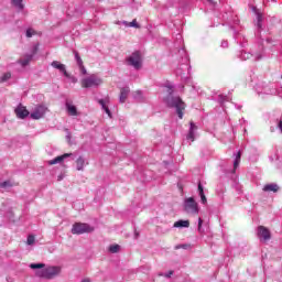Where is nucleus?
Returning <instances> with one entry per match:
<instances>
[{"instance_id": "nucleus-1", "label": "nucleus", "mask_w": 282, "mask_h": 282, "mask_svg": "<svg viewBox=\"0 0 282 282\" xmlns=\"http://www.w3.org/2000/svg\"><path fill=\"white\" fill-rule=\"evenodd\" d=\"M263 23V15L261 13H257V31L254 33L256 39L258 41V51L252 48L251 52L241 51L238 54V58L240 61H261L263 58V39H261V29Z\"/></svg>"}, {"instance_id": "nucleus-2", "label": "nucleus", "mask_w": 282, "mask_h": 282, "mask_svg": "<svg viewBox=\"0 0 282 282\" xmlns=\"http://www.w3.org/2000/svg\"><path fill=\"white\" fill-rule=\"evenodd\" d=\"M166 89H167V97L164 99L165 105L170 107V109H175L180 120L184 118V110L186 109V104L182 100L180 97H174L173 96V85L166 84Z\"/></svg>"}, {"instance_id": "nucleus-3", "label": "nucleus", "mask_w": 282, "mask_h": 282, "mask_svg": "<svg viewBox=\"0 0 282 282\" xmlns=\"http://www.w3.org/2000/svg\"><path fill=\"white\" fill-rule=\"evenodd\" d=\"M30 268L32 270H37L35 274L40 279H54V276L61 274V267L45 268V263H31Z\"/></svg>"}, {"instance_id": "nucleus-4", "label": "nucleus", "mask_w": 282, "mask_h": 282, "mask_svg": "<svg viewBox=\"0 0 282 282\" xmlns=\"http://www.w3.org/2000/svg\"><path fill=\"white\" fill-rule=\"evenodd\" d=\"M254 90L259 96H276V86L272 83L259 82Z\"/></svg>"}, {"instance_id": "nucleus-5", "label": "nucleus", "mask_w": 282, "mask_h": 282, "mask_svg": "<svg viewBox=\"0 0 282 282\" xmlns=\"http://www.w3.org/2000/svg\"><path fill=\"white\" fill-rule=\"evenodd\" d=\"M100 85H102V79H100L96 75H90V76L82 79V87L84 89H89L91 87H98Z\"/></svg>"}, {"instance_id": "nucleus-6", "label": "nucleus", "mask_w": 282, "mask_h": 282, "mask_svg": "<svg viewBox=\"0 0 282 282\" xmlns=\"http://www.w3.org/2000/svg\"><path fill=\"white\" fill-rule=\"evenodd\" d=\"M70 232L72 235H85V232H94V227L85 223H75Z\"/></svg>"}, {"instance_id": "nucleus-7", "label": "nucleus", "mask_w": 282, "mask_h": 282, "mask_svg": "<svg viewBox=\"0 0 282 282\" xmlns=\"http://www.w3.org/2000/svg\"><path fill=\"white\" fill-rule=\"evenodd\" d=\"M184 210L191 215H197V213H199V206L197 205V202H195V198L189 197L185 199Z\"/></svg>"}, {"instance_id": "nucleus-8", "label": "nucleus", "mask_w": 282, "mask_h": 282, "mask_svg": "<svg viewBox=\"0 0 282 282\" xmlns=\"http://www.w3.org/2000/svg\"><path fill=\"white\" fill-rule=\"evenodd\" d=\"M128 65L134 67V69H140L142 67V55L138 51L133 52L128 58Z\"/></svg>"}, {"instance_id": "nucleus-9", "label": "nucleus", "mask_w": 282, "mask_h": 282, "mask_svg": "<svg viewBox=\"0 0 282 282\" xmlns=\"http://www.w3.org/2000/svg\"><path fill=\"white\" fill-rule=\"evenodd\" d=\"M235 25H239L238 19H235L234 24H230L229 28H230V30H234L235 41H237V43H239L241 47H246L248 40H246V36H243L241 33H237V30H235Z\"/></svg>"}, {"instance_id": "nucleus-10", "label": "nucleus", "mask_w": 282, "mask_h": 282, "mask_svg": "<svg viewBox=\"0 0 282 282\" xmlns=\"http://www.w3.org/2000/svg\"><path fill=\"white\" fill-rule=\"evenodd\" d=\"M178 54L182 56V64H181V68H178L176 70V74H182V72H180V69H191V58H188V53H186V50L184 47H182L178 51Z\"/></svg>"}, {"instance_id": "nucleus-11", "label": "nucleus", "mask_w": 282, "mask_h": 282, "mask_svg": "<svg viewBox=\"0 0 282 282\" xmlns=\"http://www.w3.org/2000/svg\"><path fill=\"white\" fill-rule=\"evenodd\" d=\"M257 237L258 239H260V241H270V239H272V234L270 232V229H268L267 227L258 226Z\"/></svg>"}, {"instance_id": "nucleus-12", "label": "nucleus", "mask_w": 282, "mask_h": 282, "mask_svg": "<svg viewBox=\"0 0 282 282\" xmlns=\"http://www.w3.org/2000/svg\"><path fill=\"white\" fill-rule=\"evenodd\" d=\"M45 111H47V107L40 105L34 108L30 116L32 120H41L45 116Z\"/></svg>"}, {"instance_id": "nucleus-13", "label": "nucleus", "mask_w": 282, "mask_h": 282, "mask_svg": "<svg viewBox=\"0 0 282 282\" xmlns=\"http://www.w3.org/2000/svg\"><path fill=\"white\" fill-rule=\"evenodd\" d=\"M197 134V126L195 124V122L191 121L189 122V130L186 134V140H188L189 142H195V135Z\"/></svg>"}, {"instance_id": "nucleus-14", "label": "nucleus", "mask_w": 282, "mask_h": 282, "mask_svg": "<svg viewBox=\"0 0 282 282\" xmlns=\"http://www.w3.org/2000/svg\"><path fill=\"white\" fill-rule=\"evenodd\" d=\"M51 67H54V69H58L62 74H64L65 78H69V73H67V68L65 67V64H61L58 61H53L51 63Z\"/></svg>"}, {"instance_id": "nucleus-15", "label": "nucleus", "mask_w": 282, "mask_h": 282, "mask_svg": "<svg viewBox=\"0 0 282 282\" xmlns=\"http://www.w3.org/2000/svg\"><path fill=\"white\" fill-rule=\"evenodd\" d=\"M74 153H65L63 155L56 156L55 159L48 161L50 166L54 164H61L64 160H67V158H73Z\"/></svg>"}, {"instance_id": "nucleus-16", "label": "nucleus", "mask_w": 282, "mask_h": 282, "mask_svg": "<svg viewBox=\"0 0 282 282\" xmlns=\"http://www.w3.org/2000/svg\"><path fill=\"white\" fill-rule=\"evenodd\" d=\"M15 113L21 120H25V118L30 116V111H28V109L21 105L15 109Z\"/></svg>"}, {"instance_id": "nucleus-17", "label": "nucleus", "mask_w": 282, "mask_h": 282, "mask_svg": "<svg viewBox=\"0 0 282 282\" xmlns=\"http://www.w3.org/2000/svg\"><path fill=\"white\" fill-rule=\"evenodd\" d=\"M279 184L276 183H270L263 186L262 191H264V193H279Z\"/></svg>"}, {"instance_id": "nucleus-18", "label": "nucleus", "mask_w": 282, "mask_h": 282, "mask_svg": "<svg viewBox=\"0 0 282 282\" xmlns=\"http://www.w3.org/2000/svg\"><path fill=\"white\" fill-rule=\"evenodd\" d=\"M68 116H78V109L69 100L65 104Z\"/></svg>"}, {"instance_id": "nucleus-19", "label": "nucleus", "mask_w": 282, "mask_h": 282, "mask_svg": "<svg viewBox=\"0 0 282 282\" xmlns=\"http://www.w3.org/2000/svg\"><path fill=\"white\" fill-rule=\"evenodd\" d=\"M129 91H131L129 89V87L121 88L120 96H119V102H121V104L127 102V98H129Z\"/></svg>"}, {"instance_id": "nucleus-20", "label": "nucleus", "mask_w": 282, "mask_h": 282, "mask_svg": "<svg viewBox=\"0 0 282 282\" xmlns=\"http://www.w3.org/2000/svg\"><path fill=\"white\" fill-rule=\"evenodd\" d=\"M11 4L18 12H23L25 10V4H23V0H11Z\"/></svg>"}, {"instance_id": "nucleus-21", "label": "nucleus", "mask_w": 282, "mask_h": 282, "mask_svg": "<svg viewBox=\"0 0 282 282\" xmlns=\"http://www.w3.org/2000/svg\"><path fill=\"white\" fill-rule=\"evenodd\" d=\"M198 195L200 197L202 204H208V199L206 198V194H204V186L202 185V183H198Z\"/></svg>"}, {"instance_id": "nucleus-22", "label": "nucleus", "mask_w": 282, "mask_h": 282, "mask_svg": "<svg viewBox=\"0 0 282 282\" xmlns=\"http://www.w3.org/2000/svg\"><path fill=\"white\" fill-rule=\"evenodd\" d=\"M191 221L189 220H177L174 223L173 228H189Z\"/></svg>"}, {"instance_id": "nucleus-23", "label": "nucleus", "mask_w": 282, "mask_h": 282, "mask_svg": "<svg viewBox=\"0 0 282 282\" xmlns=\"http://www.w3.org/2000/svg\"><path fill=\"white\" fill-rule=\"evenodd\" d=\"M85 164H88L85 162V158L79 156L76 160V171H85Z\"/></svg>"}, {"instance_id": "nucleus-24", "label": "nucleus", "mask_w": 282, "mask_h": 282, "mask_svg": "<svg viewBox=\"0 0 282 282\" xmlns=\"http://www.w3.org/2000/svg\"><path fill=\"white\" fill-rule=\"evenodd\" d=\"M240 163H241V151H238L237 154H235L232 173H235V171L239 169Z\"/></svg>"}, {"instance_id": "nucleus-25", "label": "nucleus", "mask_w": 282, "mask_h": 282, "mask_svg": "<svg viewBox=\"0 0 282 282\" xmlns=\"http://www.w3.org/2000/svg\"><path fill=\"white\" fill-rule=\"evenodd\" d=\"M30 61H32V55L26 54L24 58L20 59V65H22V67H26V65H30Z\"/></svg>"}, {"instance_id": "nucleus-26", "label": "nucleus", "mask_w": 282, "mask_h": 282, "mask_svg": "<svg viewBox=\"0 0 282 282\" xmlns=\"http://www.w3.org/2000/svg\"><path fill=\"white\" fill-rule=\"evenodd\" d=\"M99 105L101 106V109L111 118V110H109V107L105 104L104 99H99Z\"/></svg>"}, {"instance_id": "nucleus-27", "label": "nucleus", "mask_w": 282, "mask_h": 282, "mask_svg": "<svg viewBox=\"0 0 282 282\" xmlns=\"http://www.w3.org/2000/svg\"><path fill=\"white\" fill-rule=\"evenodd\" d=\"M123 25H127V28L140 29V24H138L137 20H133L132 22L123 21Z\"/></svg>"}, {"instance_id": "nucleus-28", "label": "nucleus", "mask_w": 282, "mask_h": 282, "mask_svg": "<svg viewBox=\"0 0 282 282\" xmlns=\"http://www.w3.org/2000/svg\"><path fill=\"white\" fill-rule=\"evenodd\" d=\"M12 78V73L7 72L0 77V83H8Z\"/></svg>"}, {"instance_id": "nucleus-29", "label": "nucleus", "mask_w": 282, "mask_h": 282, "mask_svg": "<svg viewBox=\"0 0 282 282\" xmlns=\"http://www.w3.org/2000/svg\"><path fill=\"white\" fill-rule=\"evenodd\" d=\"M133 98H134V100H137L138 102H142V101L144 100V98L142 97L141 90L134 91Z\"/></svg>"}, {"instance_id": "nucleus-30", "label": "nucleus", "mask_w": 282, "mask_h": 282, "mask_svg": "<svg viewBox=\"0 0 282 282\" xmlns=\"http://www.w3.org/2000/svg\"><path fill=\"white\" fill-rule=\"evenodd\" d=\"M73 54H74L75 61L77 63V66L83 65V58H80V54L78 53V51H73Z\"/></svg>"}, {"instance_id": "nucleus-31", "label": "nucleus", "mask_w": 282, "mask_h": 282, "mask_svg": "<svg viewBox=\"0 0 282 282\" xmlns=\"http://www.w3.org/2000/svg\"><path fill=\"white\" fill-rule=\"evenodd\" d=\"M109 252L116 254V252H120V245H112L109 247Z\"/></svg>"}, {"instance_id": "nucleus-32", "label": "nucleus", "mask_w": 282, "mask_h": 282, "mask_svg": "<svg viewBox=\"0 0 282 282\" xmlns=\"http://www.w3.org/2000/svg\"><path fill=\"white\" fill-rule=\"evenodd\" d=\"M0 188H12V183L10 181H4L0 183Z\"/></svg>"}, {"instance_id": "nucleus-33", "label": "nucleus", "mask_w": 282, "mask_h": 282, "mask_svg": "<svg viewBox=\"0 0 282 282\" xmlns=\"http://www.w3.org/2000/svg\"><path fill=\"white\" fill-rule=\"evenodd\" d=\"M25 34L28 39H32L36 34V31L34 29H28Z\"/></svg>"}, {"instance_id": "nucleus-34", "label": "nucleus", "mask_w": 282, "mask_h": 282, "mask_svg": "<svg viewBox=\"0 0 282 282\" xmlns=\"http://www.w3.org/2000/svg\"><path fill=\"white\" fill-rule=\"evenodd\" d=\"M226 100H228V96H226V95H219L218 96V102L220 105H224V102H226Z\"/></svg>"}, {"instance_id": "nucleus-35", "label": "nucleus", "mask_w": 282, "mask_h": 282, "mask_svg": "<svg viewBox=\"0 0 282 282\" xmlns=\"http://www.w3.org/2000/svg\"><path fill=\"white\" fill-rule=\"evenodd\" d=\"M36 52H39V44L33 45L31 54H29V56H32V58H34V54H36Z\"/></svg>"}, {"instance_id": "nucleus-36", "label": "nucleus", "mask_w": 282, "mask_h": 282, "mask_svg": "<svg viewBox=\"0 0 282 282\" xmlns=\"http://www.w3.org/2000/svg\"><path fill=\"white\" fill-rule=\"evenodd\" d=\"M181 248L183 249V250H188V248H191V245H177V246H175V250H181Z\"/></svg>"}, {"instance_id": "nucleus-37", "label": "nucleus", "mask_w": 282, "mask_h": 282, "mask_svg": "<svg viewBox=\"0 0 282 282\" xmlns=\"http://www.w3.org/2000/svg\"><path fill=\"white\" fill-rule=\"evenodd\" d=\"M34 241H35V238H34V236H32V235H30V236L28 237V239H26L28 246H33Z\"/></svg>"}, {"instance_id": "nucleus-38", "label": "nucleus", "mask_w": 282, "mask_h": 282, "mask_svg": "<svg viewBox=\"0 0 282 282\" xmlns=\"http://www.w3.org/2000/svg\"><path fill=\"white\" fill-rule=\"evenodd\" d=\"M159 276H165V279H171V276H173V271H169L167 273L163 274H159Z\"/></svg>"}, {"instance_id": "nucleus-39", "label": "nucleus", "mask_w": 282, "mask_h": 282, "mask_svg": "<svg viewBox=\"0 0 282 282\" xmlns=\"http://www.w3.org/2000/svg\"><path fill=\"white\" fill-rule=\"evenodd\" d=\"M204 224V220L202 218H198V232H204V230L202 229V225Z\"/></svg>"}, {"instance_id": "nucleus-40", "label": "nucleus", "mask_w": 282, "mask_h": 282, "mask_svg": "<svg viewBox=\"0 0 282 282\" xmlns=\"http://www.w3.org/2000/svg\"><path fill=\"white\" fill-rule=\"evenodd\" d=\"M78 67H79L80 72H82V74L85 76L87 74V68H85V65L82 64V65H78Z\"/></svg>"}, {"instance_id": "nucleus-41", "label": "nucleus", "mask_w": 282, "mask_h": 282, "mask_svg": "<svg viewBox=\"0 0 282 282\" xmlns=\"http://www.w3.org/2000/svg\"><path fill=\"white\" fill-rule=\"evenodd\" d=\"M67 78L70 79V83H74V84L78 83V78H76V77H74V76H69V77H67Z\"/></svg>"}, {"instance_id": "nucleus-42", "label": "nucleus", "mask_w": 282, "mask_h": 282, "mask_svg": "<svg viewBox=\"0 0 282 282\" xmlns=\"http://www.w3.org/2000/svg\"><path fill=\"white\" fill-rule=\"evenodd\" d=\"M220 47H228V41H223L221 44H220Z\"/></svg>"}, {"instance_id": "nucleus-43", "label": "nucleus", "mask_w": 282, "mask_h": 282, "mask_svg": "<svg viewBox=\"0 0 282 282\" xmlns=\"http://www.w3.org/2000/svg\"><path fill=\"white\" fill-rule=\"evenodd\" d=\"M82 282H89V280L85 279V280H83Z\"/></svg>"}, {"instance_id": "nucleus-44", "label": "nucleus", "mask_w": 282, "mask_h": 282, "mask_svg": "<svg viewBox=\"0 0 282 282\" xmlns=\"http://www.w3.org/2000/svg\"><path fill=\"white\" fill-rule=\"evenodd\" d=\"M237 109H241V106H238Z\"/></svg>"}, {"instance_id": "nucleus-45", "label": "nucleus", "mask_w": 282, "mask_h": 282, "mask_svg": "<svg viewBox=\"0 0 282 282\" xmlns=\"http://www.w3.org/2000/svg\"><path fill=\"white\" fill-rule=\"evenodd\" d=\"M209 1V3H213V0H208Z\"/></svg>"}, {"instance_id": "nucleus-46", "label": "nucleus", "mask_w": 282, "mask_h": 282, "mask_svg": "<svg viewBox=\"0 0 282 282\" xmlns=\"http://www.w3.org/2000/svg\"><path fill=\"white\" fill-rule=\"evenodd\" d=\"M178 37L182 39V35L178 34Z\"/></svg>"}, {"instance_id": "nucleus-47", "label": "nucleus", "mask_w": 282, "mask_h": 282, "mask_svg": "<svg viewBox=\"0 0 282 282\" xmlns=\"http://www.w3.org/2000/svg\"><path fill=\"white\" fill-rule=\"evenodd\" d=\"M271 131H274V128H271Z\"/></svg>"}, {"instance_id": "nucleus-48", "label": "nucleus", "mask_w": 282, "mask_h": 282, "mask_svg": "<svg viewBox=\"0 0 282 282\" xmlns=\"http://www.w3.org/2000/svg\"><path fill=\"white\" fill-rule=\"evenodd\" d=\"M219 196L221 197V194H219Z\"/></svg>"}]
</instances>
